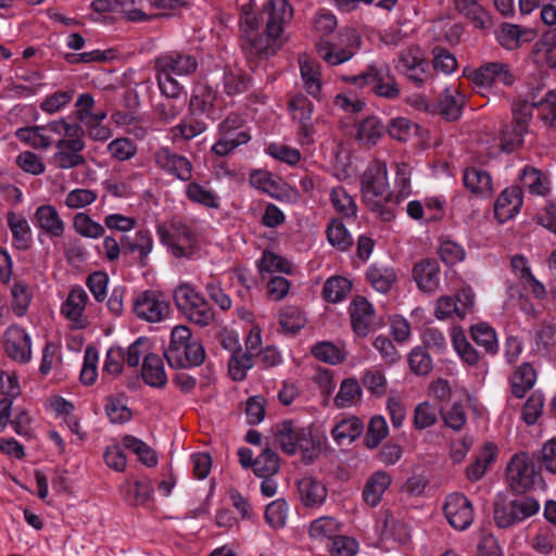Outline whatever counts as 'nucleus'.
<instances>
[{
  "mask_svg": "<svg viewBox=\"0 0 556 556\" xmlns=\"http://www.w3.org/2000/svg\"><path fill=\"white\" fill-rule=\"evenodd\" d=\"M305 323L303 313L296 306H287L280 311L279 325L286 333H296Z\"/></svg>",
  "mask_w": 556,
  "mask_h": 556,
  "instance_id": "e2e57ef3",
  "label": "nucleus"
},
{
  "mask_svg": "<svg viewBox=\"0 0 556 556\" xmlns=\"http://www.w3.org/2000/svg\"><path fill=\"white\" fill-rule=\"evenodd\" d=\"M217 136L218 139L213 144L212 152L218 156H226L251 140L248 130L217 131Z\"/></svg>",
  "mask_w": 556,
  "mask_h": 556,
  "instance_id": "58836bf2",
  "label": "nucleus"
},
{
  "mask_svg": "<svg viewBox=\"0 0 556 556\" xmlns=\"http://www.w3.org/2000/svg\"><path fill=\"white\" fill-rule=\"evenodd\" d=\"M392 483V476L384 470H377L368 477L363 488V500L370 506L380 504L384 492Z\"/></svg>",
  "mask_w": 556,
  "mask_h": 556,
  "instance_id": "c756f323",
  "label": "nucleus"
},
{
  "mask_svg": "<svg viewBox=\"0 0 556 556\" xmlns=\"http://www.w3.org/2000/svg\"><path fill=\"white\" fill-rule=\"evenodd\" d=\"M300 72L306 92L314 99H321V72L320 65L314 61L300 60Z\"/></svg>",
  "mask_w": 556,
  "mask_h": 556,
  "instance_id": "ea45409f",
  "label": "nucleus"
},
{
  "mask_svg": "<svg viewBox=\"0 0 556 556\" xmlns=\"http://www.w3.org/2000/svg\"><path fill=\"white\" fill-rule=\"evenodd\" d=\"M470 336L475 343L488 354L495 355L498 352L496 331L486 323H478L470 327Z\"/></svg>",
  "mask_w": 556,
  "mask_h": 556,
  "instance_id": "a18cd8bd",
  "label": "nucleus"
},
{
  "mask_svg": "<svg viewBox=\"0 0 556 556\" xmlns=\"http://www.w3.org/2000/svg\"><path fill=\"white\" fill-rule=\"evenodd\" d=\"M358 549V541L353 536L343 535L341 532L327 544L330 556H355Z\"/></svg>",
  "mask_w": 556,
  "mask_h": 556,
  "instance_id": "052dcab7",
  "label": "nucleus"
},
{
  "mask_svg": "<svg viewBox=\"0 0 556 556\" xmlns=\"http://www.w3.org/2000/svg\"><path fill=\"white\" fill-rule=\"evenodd\" d=\"M497 454V447L493 443L484 444L478 454L476 460L467 469V478L472 481H479L486 472L488 467L494 462Z\"/></svg>",
  "mask_w": 556,
  "mask_h": 556,
  "instance_id": "37998d69",
  "label": "nucleus"
},
{
  "mask_svg": "<svg viewBox=\"0 0 556 556\" xmlns=\"http://www.w3.org/2000/svg\"><path fill=\"white\" fill-rule=\"evenodd\" d=\"M255 354L242 351L239 346L233 351L228 362V371L232 380L241 381L245 378L247 371L253 367Z\"/></svg>",
  "mask_w": 556,
  "mask_h": 556,
  "instance_id": "09e8293b",
  "label": "nucleus"
},
{
  "mask_svg": "<svg viewBox=\"0 0 556 556\" xmlns=\"http://www.w3.org/2000/svg\"><path fill=\"white\" fill-rule=\"evenodd\" d=\"M463 181L466 189L478 197H490L493 192L490 174L481 168L471 166L464 170Z\"/></svg>",
  "mask_w": 556,
  "mask_h": 556,
  "instance_id": "72a5a7b5",
  "label": "nucleus"
},
{
  "mask_svg": "<svg viewBox=\"0 0 556 556\" xmlns=\"http://www.w3.org/2000/svg\"><path fill=\"white\" fill-rule=\"evenodd\" d=\"M330 201L336 211L343 217H356L357 206L353 198L342 187L332 188Z\"/></svg>",
  "mask_w": 556,
  "mask_h": 556,
  "instance_id": "680f3d73",
  "label": "nucleus"
},
{
  "mask_svg": "<svg viewBox=\"0 0 556 556\" xmlns=\"http://www.w3.org/2000/svg\"><path fill=\"white\" fill-rule=\"evenodd\" d=\"M536 381V371L532 364L522 363L509 379L510 390L515 397L522 399Z\"/></svg>",
  "mask_w": 556,
  "mask_h": 556,
  "instance_id": "e433bc0d",
  "label": "nucleus"
},
{
  "mask_svg": "<svg viewBox=\"0 0 556 556\" xmlns=\"http://www.w3.org/2000/svg\"><path fill=\"white\" fill-rule=\"evenodd\" d=\"M186 197L192 203L202 205L206 208H218L219 198L215 191L207 189L199 182L191 181L186 187Z\"/></svg>",
  "mask_w": 556,
  "mask_h": 556,
  "instance_id": "de8ad7c7",
  "label": "nucleus"
},
{
  "mask_svg": "<svg viewBox=\"0 0 556 556\" xmlns=\"http://www.w3.org/2000/svg\"><path fill=\"white\" fill-rule=\"evenodd\" d=\"M408 365L410 370L417 376H426L433 368L432 358L422 346H416L410 351L408 354Z\"/></svg>",
  "mask_w": 556,
  "mask_h": 556,
  "instance_id": "0e129e2a",
  "label": "nucleus"
},
{
  "mask_svg": "<svg viewBox=\"0 0 556 556\" xmlns=\"http://www.w3.org/2000/svg\"><path fill=\"white\" fill-rule=\"evenodd\" d=\"M520 180L523 188L533 195L545 197L551 190L548 176L530 165L525 166L521 170Z\"/></svg>",
  "mask_w": 556,
  "mask_h": 556,
  "instance_id": "a19ab883",
  "label": "nucleus"
},
{
  "mask_svg": "<svg viewBox=\"0 0 556 556\" xmlns=\"http://www.w3.org/2000/svg\"><path fill=\"white\" fill-rule=\"evenodd\" d=\"M55 148L53 160L59 168L70 169L86 164V157L81 154L85 149L83 138L60 139Z\"/></svg>",
  "mask_w": 556,
  "mask_h": 556,
  "instance_id": "aec40b11",
  "label": "nucleus"
},
{
  "mask_svg": "<svg viewBox=\"0 0 556 556\" xmlns=\"http://www.w3.org/2000/svg\"><path fill=\"white\" fill-rule=\"evenodd\" d=\"M340 36L344 43L343 47L323 39L316 43L318 55L330 66L340 65L351 60L361 42L359 36L352 30L341 33Z\"/></svg>",
  "mask_w": 556,
  "mask_h": 556,
  "instance_id": "f8f14e48",
  "label": "nucleus"
},
{
  "mask_svg": "<svg viewBox=\"0 0 556 556\" xmlns=\"http://www.w3.org/2000/svg\"><path fill=\"white\" fill-rule=\"evenodd\" d=\"M366 279L375 290L387 293L396 281V274L392 267L372 264L366 271Z\"/></svg>",
  "mask_w": 556,
  "mask_h": 556,
  "instance_id": "79ce46f5",
  "label": "nucleus"
},
{
  "mask_svg": "<svg viewBox=\"0 0 556 556\" xmlns=\"http://www.w3.org/2000/svg\"><path fill=\"white\" fill-rule=\"evenodd\" d=\"M534 104L527 100H518L513 104L511 132L514 138L508 141L510 144L520 146L522 137L528 132L529 122L532 117Z\"/></svg>",
  "mask_w": 556,
  "mask_h": 556,
  "instance_id": "7c9ffc66",
  "label": "nucleus"
},
{
  "mask_svg": "<svg viewBox=\"0 0 556 556\" xmlns=\"http://www.w3.org/2000/svg\"><path fill=\"white\" fill-rule=\"evenodd\" d=\"M371 92L379 98L391 101L400 98L401 88L395 76L391 73L389 65L379 66Z\"/></svg>",
  "mask_w": 556,
  "mask_h": 556,
  "instance_id": "c9c22d12",
  "label": "nucleus"
},
{
  "mask_svg": "<svg viewBox=\"0 0 556 556\" xmlns=\"http://www.w3.org/2000/svg\"><path fill=\"white\" fill-rule=\"evenodd\" d=\"M361 193L365 206L383 222L395 218V206L406 195L389 191L387 165L380 161L370 163L361 176Z\"/></svg>",
  "mask_w": 556,
  "mask_h": 556,
  "instance_id": "f03ea898",
  "label": "nucleus"
},
{
  "mask_svg": "<svg viewBox=\"0 0 556 556\" xmlns=\"http://www.w3.org/2000/svg\"><path fill=\"white\" fill-rule=\"evenodd\" d=\"M523 203L522 188L517 185L505 188L494 204L495 218L501 223L511 219L519 213Z\"/></svg>",
  "mask_w": 556,
  "mask_h": 556,
  "instance_id": "5701e85b",
  "label": "nucleus"
},
{
  "mask_svg": "<svg viewBox=\"0 0 556 556\" xmlns=\"http://www.w3.org/2000/svg\"><path fill=\"white\" fill-rule=\"evenodd\" d=\"M352 289L349 279L342 276H333L326 280L323 288L324 299L330 303H339L343 301Z\"/></svg>",
  "mask_w": 556,
  "mask_h": 556,
  "instance_id": "603ef678",
  "label": "nucleus"
},
{
  "mask_svg": "<svg viewBox=\"0 0 556 556\" xmlns=\"http://www.w3.org/2000/svg\"><path fill=\"white\" fill-rule=\"evenodd\" d=\"M389 428L386 419L380 416H374L369 420L365 444L368 448H376L381 441L388 435Z\"/></svg>",
  "mask_w": 556,
  "mask_h": 556,
  "instance_id": "338daca9",
  "label": "nucleus"
},
{
  "mask_svg": "<svg viewBox=\"0 0 556 556\" xmlns=\"http://www.w3.org/2000/svg\"><path fill=\"white\" fill-rule=\"evenodd\" d=\"M412 276L419 290L432 293L440 287V264L434 258H424L413 266Z\"/></svg>",
  "mask_w": 556,
  "mask_h": 556,
  "instance_id": "4be33fe9",
  "label": "nucleus"
},
{
  "mask_svg": "<svg viewBox=\"0 0 556 556\" xmlns=\"http://www.w3.org/2000/svg\"><path fill=\"white\" fill-rule=\"evenodd\" d=\"M155 73L169 76H189L197 72L198 61L192 54L181 51H169L159 55L154 63Z\"/></svg>",
  "mask_w": 556,
  "mask_h": 556,
  "instance_id": "dca6fc26",
  "label": "nucleus"
},
{
  "mask_svg": "<svg viewBox=\"0 0 556 556\" xmlns=\"http://www.w3.org/2000/svg\"><path fill=\"white\" fill-rule=\"evenodd\" d=\"M5 354L13 361L26 364L31 358V340L26 330L18 326H10L3 336Z\"/></svg>",
  "mask_w": 556,
  "mask_h": 556,
  "instance_id": "6ab92c4d",
  "label": "nucleus"
},
{
  "mask_svg": "<svg viewBox=\"0 0 556 556\" xmlns=\"http://www.w3.org/2000/svg\"><path fill=\"white\" fill-rule=\"evenodd\" d=\"M217 90L206 83L197 84L188 103L189 118L182 119L178 125L170 128L173 140L182 139L189 141L203 134L207 124L199 116L205 115L215 121V103Z\"/></svg>",
  "mask_w": 556,
  "mask_h": 556,
  "instance_id": "7ed1b4c3",
  "label": "nucleus"
},
{
  "mask_svg": "<svg viewBox=\"0 0 556 556\" xmlns=\"http://www.w3.org/2000/svg\"><path fill=\"white\" fill-rule=\"evenodd\" d=\"M7 224L12 233V244L18 251H27L33 244V232L28 220L20 214L9 212Z\"/></svg>",
  "mask_w": 556,
  "mask_h": 556,
  "instance_id": "2f4dec72",
  "label": "nucleus"
},
{
  "mask_svg": "<svg viewBox=\"0 0 556 556\" xmlns=\"http://www.w3.org/2000/svg\"><path fill=\"white\" fill-rule=\"evenodd\" d=\"M442 413V407H437L429 402L418 404L414 413V426L418 430H424L433 426L438 420V414Z\"/></svg>",
  "mask_w": 556,
  "mask_h": 556,
  "instance_id": "69168bd1",
  "label": "nucleus"
},
{
  "mask_svg": "<svg viewBox=\"0 0 556 556\" xmlns=\"http://www.w3.org/2000/svg\"><path fill=\"white\" fill-rule=\"evenodd\" d=\"M155 230L160 242L176 258H191L194 255L198 235L182 220L172 219L169 223H159Z\"/></svg>",
  "mask_w": 556,
  "mask_h": 556,
  "instance_id": "423d86ee",
  "label": "nucleus"
},
{
  "mask_svg": "<svg viewBox=\"0 0 556 556\" xmlns=\"http://www.w3.org/2000/svg\"><path fill=\"white\" fill-rule=\"evenodd\" d=\"M164 357L172 368L188 369L204 363L205 350L189 327L179 325L172 329Z\"/></svg>",
  "mask_w": 556,
  "mask_h": 556,
  "instance_id": "39448f33",
  "label": "nucleus"
},
{
  "mask_svg": "<svg viewBox=\"0 0 556 556\" xmlns=\"http://www.w3.org/2000/svg\"><path fill=\"white\" fill-rule=\"evenodd\" d=\"M293 16L287 0H270L260 14L243 5L240 13V47L250 64L276 54L282 46L283 25Z\"/></svg>",
  "mask_w": 556,
  "mask_h": 556,
  "instance_id": "f257e3e1",
  "label": "nucleus"
},
{
  "mask_svg": "<svg viewBox=\"0 0 556 556\" xmlns=\"http://www.w3.org/2000/svg\"><path fill=\"white\" fill-rule=\"evenodd\" d=\"M443 513L451 527L458 531L468 529L473 521L472 504L462 493H452L446 496Z\"/></svg>",
  "mask_w": 556,
  "mask_h": 556,
  "instance_id": "2eb2a0df",
  "label": "nucleus"
},
{
  "mask_svg": "<svg viewBox=\"0 0 556 556\" xmlns=\"http://www.w3.org/2000/svg\"><path fill=\"white\" fill-rule=\"evenodd\" d=\"M342 525L330 516L319 517L311 522L308 533L309 536L316 541H331L338 533L341 532Z\"/></svg>",
  "mask_w": 556,
  "mask_h": 556,
  "instance_id": "c03bdc74",
  "label": "nucleus"
},
{
  "mask_svg": "<svg viewBox=\"0 0 556 556\" xmlns=\"http://www.w3.org/2000/svg\"><path fill=\"white\" fill-rule=\"evenodd\" d=\"M384 126L376 116L365 118L357 128V140L365 144L374 146L383 135Z\"/></svg>",
  "mask_w": 556,
  "mask_h": 556,
  "instance_id": "4d7b16f0",
  "label": "nucleus"
},
{
  "mask_svg": "<svg viewBox=\"0 0 556 556\" xmlns=\"http://www.w3.org/2000/svg\"><path fill=\"white\" fill-rule=\"evenodd\" d=\"M280 468L279 456L269 447L255 458L253 472L260 478H269L278 472Z\"/></svg>",
  "mask_w": 556,
  "mask_h": 556,
  "instance_id": "864d4df0",
  "label": "nucleus"
},
{
  "mask_svg": "<svg viewBox=\"0 0 556 556\" xmlns=\"http://www.w3.org/2000/svg\"><path fill=\"white\" fill-rule=\"evenodd\" d=\"M464 76L475 86L483 89L498 86L511 87L516 83V75L510 66L504 62H486L475 70H465Z\"/></svg>",
  "mask_w": 556,
  "mask_h": 556,
  "instance_id": "9d476101",
  "label": "nucleus"
},
{
  "mask_svg": "<svg viewBox=\"0 0 556 556\" xmlns=\"http://www.w3.org/2000/svg\"><path fill=\"white\" fill-rule=\"evenodd\" d=\"M34 224L51 239L63 237L66 227L58 210L51 204H42L36 208Z\"/></svg>",
  "mask_w": 556,
  "mask_h": 556,
  "instance_id": "bb28decb",
  "label": "nucleus"
},
{
  "mask_svg": "<svg viewBox=\"0 0 556 556\" xmlns=\"http://www.w3.org/2000/svg\"><path fill=\"white\" fill-rule=\"evenodd\" d=\"M174 301L178 311L192 324L207 327L215 321V311L207 300L190 283L174 289Z\"/></svg>",
  "mask_w": 556,
  "mask_h": 556,
  "instance_id": "0eeeda50",
  "label": "nucleus"
},
{
  "mask_svg": "<svg viewBox=\"0 0 556 556\" xmlns=\"http://www.w3.org/2000/svg\"><path fill=\"white\" fill-rule=\"evenodd\" d=\"M87 302L88 294L86 291L76 287L68 292L65 302L62 304V314L73 323L72 327L75 329H84L88 326V320L84 316Z\"/></svg>",
  "mask_w": 556,
  "mask_h": 556,
  "instance_id": "393cba45",
  "label": "nucleus"
},
{
  "mask_svg": "<svg viewBox=\"0 0 556 556\" xmlns=\"http://www.w3.org/2000/svg\"><path fill=\"white\" fill-rule=\"evenodd\" d=\"M185 105V100L163 99L153 106V112L160 122L169 124L182 113Z\"/></svg>",
  "mask_w": 556,
  "mask_h": 556,
  "instance_id": "bf43d9fd",
  "label": "nucleus"
},
{
  "mask_svg": "<svg viewBox=\"0 0 556 556\" xmlns=\"http://www.w3.org/2000/svg\"><path fill=\"white\" fill-rule=\"evenodd\" d=\"M362 384L376 397H382L388 390V382L383 372L379 369H368L362 377Z\"/></svg>",
  "mask_w": 556,
  "mask_h": 556,
  "instance_id": "774afa93",
  "label": "nucleus"
},
{
  "mask_svg": "<svg viewBox=\"0 0 556 556\" xmlns=\"http://www.w3.org/2000/svg\"><path fill=\"white\" fill-rule=\"evenodd\" d=\"M326 236L329 243L339 251L345 252L353 245V238L348 231L342 220L332 219L326 229Z\"/></svg>",
  "mask_w": 556,
  "mask_h": 556,
  "instance_id": "8fccbe9b",
  "label": "nucleus"
},
{
  "mask_svg": "<svg viewBox=\"0 0 556 556\" xmlns=\"http://www.w3.org/2000/svg\"><path fill=\"white\" fill-rule=\"evenodd\" d=\"M123 254H137L138 263L141 267L149 264V255L153 250L154 240L149 229L138 230L134 237L122 236Z\"/></svg>",
  "mask_w": 556,
  "mask_h": 556,
  "instance_id": "a878e982",
  "label": "nucleus"
},
{
  "mask_svg": "<svg viewBox=\"0 0 556 556\" xmlns=\"http://www.w3.org/2000/svg\"><path fill=\"white\" fill-rule=\"evenodd\" d=\"M497 42L506 50H516L522 43L531 42L536 37V31L530 27L517 24L503 23L495 31Z\"/></svg>",
  "mask_w": 556,
  "mask_h": 556,
  "instance_id": "b1692460",
  "label": "nucleus"
},
{
  "mask_svg": "<svg viewBox=\"0 0 556 556\" xmlns=\"http://www.w3.org/2000/svg\"><path fill=\"white\" fill-rule=\"evenodd\" d=\"M11 306L17 317H23L30 305L33 293L24 281H15L11 288Z\"/></svg>",
  "mask_w": 556,
  "mask_h": 556,
  "instance_id": "6e6d98bb",
  "label": "nucleus"
},
{
  "mask_svg": "<svg viewBox=\"0 0 556 556\" xmlns=\"http://www.w3.org/2000/svg\"><path fill=\"white\" fill-rule=\"evenodd\" d=\"M296 486L300 501L305 507H319L325 503L328 496V490L325 483L311 476L300 479Z\"/></svg>",
  "mask_w": 556,
  "mask_h": 556,
  "instance_id": "cd10ccee",
  "label": "nucleus"
},
{
  "mask_svg": "<svg viewBox=\"0 0 556 556\" xmlns=\"http://www.w3.org/2000/svg\"><path fill=\"white\" fill-rule=\"evenodd\" d=\"M141 377L143 381L157 389H163L167 384V376L164 369L163 358L156 354H147L142 362Z\"/></svg>",
  "mask_w": 556,
  "mask_h": 556,
  "instance_id": "473e14b6",
  "label": "nucleus"
},
{
  "mask_svg": "<svg viewBox=\"0 0 556 556\" xmlns=\"http://www.w3.org/2000/svg\"><path fill=\"white\" fill-rule=\"evenodd\" d=\"M364 431V422L361 418L352 416L338 421L331 430V435L338 445L351 444Z\"/></svg>",
  "mask_w": 556,
  "mask_h": 556,
  "instance_id": "4c0bfd02",
  "label": "nucleus"
},
{
  "mask_svg": "<svg viewBox=\"0 0 556 556\" xmlns=\"http://www.w3.org/2000/svg\"><path fill=\"white\" fill-rule=\"evenodd\" d=\"M132 312L141 320L161 323L169 317L172 309L162 292L144 290L134 298Z\"/></svg>",
  "mask_w": 556,
  "mask_h": 556,
  "instance_id": "9b49d317",
  "label": "nucleus"
},
{
  "mask_svg": "<svg viewBox=\"0 0 556 556\" xmlns=\"http://www.w3.org/2000/svg\"><path fill=\"white\" fill-rule=\"evenodd\" d=\"M540 509L539 502L533 496H522L508 501L498 497L494 502L493 517L498 528H510L535 515Z\"/></svg>",
  "mask_w": 556,
  "mask_h": 556,
  "instance_id": "1a4fd4ad",
  "label": "nucleus"
},
{
  "mask_svg": "<svg viewBox=\"0 0 556 556\" xmlns=\"http://www.w3.org/2000/svg\"><path fill=\"white\" fill-rule=\"evenodd\" d=\"M466 104V96L455 87H446L434 103V114L447 122L458 121Z\"/></svg>",
  "mask_w": 556,
  "mask_h": 556,
  "instance_id": "412c9836",
  "label": "nucleus"
},
{
  "mask_svg": "<svg viewBox=\"0 0 556 556\" xmlns=\"http://www.w3.org/2000/svg\"><path fill=\"white\" fill-rule=\"evenodd\" d=\"M273 432L285 454L294 455L300 451L305 464H312L321 452V443L314 439L309 426H300L292 419H286L277 424Z\"/></svg>",
  "mask_w": 556,
  "mask_h": 556,
  "instance_id": "20e7f679",
  "label": "nucleus"
},
{
  "mask_svg": "<svg viewBox=\"0 0 556 556\" xmlns=\"http://www.w3.org/2000/svg\"><path fill=\"white\" fill-rule=\"evenodd\" d=\"M507 475L513 489L517 492H526L541 480L540 473L535 470L532 459L527 453H519L513 456L507 467Z\"/></svg>",
  "mask_w": 556,
  "mask_h": 556,
  "instance_id": "4468645a",
  "label": "nucleus"
},
{
  "mask_svg": "<svg viewBox=\"0 0 556 556\" xmlns=\"http://www.w3.org/2000/svg\"><path fill=\"white\" fill-rule=\"evenodd\" d=\"M361 397L362 388L359 382L354 378H348L341 382L340 390L334 397V404L343 408L353 405Z\"/></svg>",
  "mask_w": 556,
  "mask_h": 556,
  "instance_id": "13d9d810",
  "label": "nucleus"
},
{
  "mask_svg": "<svg viewBox=\"0 0 556 556\" xmlns=\"http://www.w3.org/2000/svg\"><path fill=\"white\" fill-rule=\"evenodd\" d=\"M153 159L155 165L167 175L181 181L191 180L193 166L188 157L174 152L168 147H162L155 151Z\"/></svg>",
  "mask_w": 556,
  "mask_h": 556,
  "instance_id": "f3484780",
  "label": "nucleus"
},
{
  "mask_svg": "<svg viewBox=\"0 0 556 556\" xmlns=\"http://www.w3.org/2000/svg\"><path fill=\"white\" fill-rule=\"evenodd\" d=\"M122 442L123 446L135 453L139 460L146 466L154 467L157 465L156 452L142 440L131 434H126L122 439Z\"/></svg>",
  "mask_w": 556,
  "mask_h": 556,
  "instance_id": "3c124183",
  "label": "nucleus"
},
{
  "mask_svg": "<svg viewBox=\"0 0 556 556\" xmlns=\"http://www.w3.org/2000/svg\"><path fill=\"white\" fill-rule=\"evenodd\" d=\"M351 326L358 337H366L379 326L372 304L364 296H356L349 306Z\"/></svg>",
  "mask_w": 556,
  "mask_h": 556,
  "instance_id": "a211bd4d",
  "label": "nucleus"
},
{
  "mask_svg": "<svg viewBox=\"0 0 556 556\" xmlns=\"http://www.w3.org/2000/svg\"><path fill=\"white\" fill-rule=\"evenodd\" d=\"M74 230L85 238L99 239L105 233L104 227L87 213H77L73 218Z\"/></svg>",
  "mask_w": 556,
  "mask_h": 556,
  "instance_id": "5fc2aeb1",
  "label": "nucleus"
},
{
  "mask_svg": "<svg viewBox=\"0 0 556 556\" xmlns=\"http://www.w3.org/2000/svg\"><path fill=\"white\" fill-rule=\"evenodd\" d=\"M288 111L294 122L299 124V136L302 143H311L315 132L313 102L302 92L292 94L288 100Z\"/></svg>",
  "mask_w": 556,
  "mask_h": 556,
  "instance_id": "ddd939ff",
  "label": "nucleus"
},
{
  "mask_svg": "<svg viewBox=\"0 0 556 556\" xmlns=\"http://www.w3.org/2000/svg\"><path fill=\"white\" fill-rule=\"evenodd\" d=\"M452 344L459 357L469 366H475L480 361L478 351L468 342L462 327H454L451 333Z\"/></svg>",
  "mask_w": 556,
  "mask_h": 556,
  "instance_id": "49530a36",
  "label": "nucleus"
},
{
  "mask_svg": "<svg viewBox=\"0 0 556 556\" xmlns=\"http://www.w3.org/2000/svg\"><path fill=\"white\" fill-rule=\"evenodd\" d=\"M223 90L228 97L247 92L252 84L248 73L239 67L226 66L223 74Z\"/></svg>",
  "mask_w": 556,
  "mask_h": 556,
  "instance_id": "f704fd0d",
  "label": "nucleus"
},
{
  "mask_svg": "<svg viewBox=\"0 0 556 556\" xmlns=\"http://www.w3.org/2000/svg\"><path fill=\"white\" fill-rule=\"evenodd\" d=\"M394 68L417 88H422L433 80V66L427 59L420 47L413 45L397 54L394 60Z\"/></svg>",
  "mask_w": 556,
  "mask_h": 556,
  "instance_id": "6e6552de",
  "label": "nucleus"
},
{
  "mask_svg": "<svg viewBox=\"0 0 556 556\" xmlns=\"http://www.w3.org/2000/svg\"><path fill=\"white\" fill-rule=\"evenodd\" d=\"M0 392L3 399L0 400V433L3 432L9 425L13 400L20 396L21 387L17 378L2 372L0 375Z\"/></svg>",
  "mask_w": 556,
  "mask_h": 556,
  "instance_id": "c85d7f7f",
  "label": "nucleus"
}]
</instances>
